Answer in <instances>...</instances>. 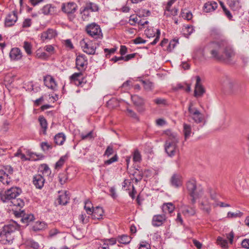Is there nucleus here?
<instances>
[{
  "instance_id": "obj_43",
  "label": "nucleus",
  "mask_w": 249,
  "mask_h": 249,
  "mask_svg": "<svg viewBox=\"0 0 249 249\" xmlns=\"http://www.w3.org/2000/svg\"><path fill=\"white\" fill-rule=\"evenodd\" d=\"M40 172L44 176H49L51 173V170L46 164H42L40 167Z\"/></svg>"
},
{
  "instance_id": "obj_52",
  "label": "nucleus",
  "mask_w": 249,
  "mask_h": 249,
  "mask_svg": "<svg viewBox=\"0 0 249 249\" xmlns=\"http://www.w3.org/2000/svg\"><path fill=\"white\" fill-rule=\"evenodd\" d=\"M133 159L135 162H140L141 160V155L140 152L138 150L134 151L133 156Z\"/></svg>"
},
{
  "instance_id": "obj_25",
  "label": "nucleus",
  "mask_w": 249,
  "mask_h": 249,
  "mask_svg": "<svg viewBox=\"0 0 249 249\" xmlns=\"http://www.w3.org/2000/svg\"><path fill=\"white\" fill-rule=\"evenodd\" d=\"M218 6L217 3L215 1H208L203 6V10L204 12L209 13L215 10Z\"/></svg>"
},
{
  "instance_id": "obj_18",
  "label": "nucleus",
  "mask_w": 249,
  "mask_h": 249,
  "mask_svg": "<svg viewBox=\"0 0 249 249\" xmlns=\"http://www.w3.org/2000/svg\"><path fill=\"white\" fill-rule=\"evenodd\" d=\"M45 179L43 177L40 175H36L33 177V183L36 188L41 189L44 186Z\"/></svg>"
},
{
  "instance_id": "obj_20",
  "label": "nucleus",
  "mask_w": 249,
  "mask_h": 249,
  "mask_svg": "<svg viewBox=\"0 0 249 249\" xmlns=\"http://www.w3.org/2000/svg\"><path fill=\"white\" fill-rule=\"evenodd\" d=\"M201 79L199 76L196 77V84L195 89V96L196 97L201 96L205 92L204 89L200 83Z\"/></svg>"
},
{
  "instance_id": "obj_35",
  "label": "nucleus",
  "mask_w": 249,
  "mask_h": 249,
  "mask_svg": "<svg viewBox=\"0 0 249 249\" xmlns=\"http://www.w3.org/2000/svg\"><path fill=\"white\" fill-rule=\"evenodd\" d=\"M175 209V206L171 203H164L162 206V210L164 213H172Z\"/></svg>"
},
{
  "instance_id": "obj_33",
  "label": "nucleus",
  "mask_w": 249,
  "mask_h": 249,
  "mask_svg": "<svg viewBox=\"0 0 249 249\" xmlns=\"http://www.w3.org/2000/svg\"><path fill=\"white\" fill-rule=\"evenodd\" d=\"M195 31L194 27L191 25H184L182 28V34L186 37H188Z\"/></svg>"
},
{
  "instance_id": "obj_24",
  "label": "nucleus",
  "mask_w": 249,
  "mask_h": 249,
  "mask_svg": "<svg viewBox=\"0 0 249 249\" xmlns=\"http://www.w3.org/2000/svg\"><path fill=\"white\" fill-rule=\"evenodd\" d=\"M104 213V211L103 208L101 207L97 206L93 209L91 215L93 219L99 220L102 218Z\"/></svg>"
},
{
  "instance_id": "obj_6",
  "label": "nucleus",
  "mask_w": 249,
  "mask_h": 249,
  "mask_svg": "<svg viewBox=\"0 0 249 249\" xmlns=\"http://www.w3.org/2000/svg\"><path fill=\"white\" fill-rule=\"evenodd\" d=\"M77 5L75 2H70L63 3L61 9L67 15L68 19L70 21H73L76 18L74 13L77 11Z\"/></svg>"
},
{
  "instance_id": "obj_22",
  "label": "nucleus",
  "mask_w": 249,
  "mask_h": 249,
  "mask_svg": "<svg viewBox=\"0 0 249 249\" xmlns=\"http://www.w3.org/2000/svg\"><path fill=\"white\" fill-rule=\"evenodd\" d=\"M9 56L11 59L12 60H19L22 58V52L21 50L18 48H12L10 51Z\"/></svg>"
},
{
  "instance_id": "obj_46",
  "label": "nucleus",
  "mask_w": 249,
  "mask_h": 249,
  "mask_svg": "<svg viewBox=\"0 0 249 249\" xmlns=\"http://www.w3.org/2000/svg\"><path fill=\"white\" fill-rule=\"evenodd\" d=\"M67 159V155L62 156L60 159L56 162L55 165V168H60L64 164L66 160Z\"/></svg>"
},
{
  "instance_id": "obj_38",
  "label": "nucleus",
  "mask_w": 249,
  "mask_h": 249,
  "mask_svg": "<svg viewBox=\"0 0 249 249\" xmlns=\"http://www.w3.org/2000/svg\"><path fill=\"white\" fill-rule=\"evenodd\" d=\"M143 85V88L146 91H152L154 89V84L149 80H140Z\"/></svg>"
},
{
  "instance_id": "obj_36",
  "label": "nucleus",
  "mask_w": 249,
  "mask_h": 249,
  "mask_svg": "<svg viewBox=\"0 0 249 249\" xmlns=\"http://www.w3.org/2000/svg\"><path fill=\"white\" fill-rule=\"evenodd\" d=\"M222 84L224 86L231 89H232L234 88V86L235 84V82L228 77H226L222 82Z\"/></svg>"
},
{
  "instance_id": "obj_16",
  "label": "nucleus",
  "mask_w": 249,
  "mask_h": 249,
  "mask_svg": "<svg viewBox=\"0 0 249 249\" xmlns=\"http://www.w3.org/2000/svg\"><path fill=\"white\" fill-rule=\"evenodd\" d=\"M17 217H21V221L27 225L29 224L30 222L33 221L34 219V216L31 213H25L24 211H21L20 213H16Z\"/></svg>"
},
{
  "instance_id": "obj_42",
  "label": "nucleus",
  "mask_w": 249,
  "mask_h": 249,
  "mask_svg": "<svg viewBox=\"0 0 249 249\" xmlns=\"http://www.w3.org/2000/svg\"><path fill=\"white\" fill-rule=\"evenodd\" d=\"M120 105L119 101L115 98H112L107 103V107L109 108H112L119 106Z\"/></svg>"
},
{
  "instance_id": "obj_48",
  "label": "nucleus",
  "mask_w": 249,
  "mask_h": 249,
  "mask_svg": "<svg viewBox=\"0 0 249 249\" xmlns=\"http://www.w3.org/2000/svg\"><path fill=\"white\" fill-rule=\"evenodd\" d=\"M23 47L27 54L31 55L32 54V46L30 43L27 41H24L23 43Z\"/></svg>"
},
{
  "instance_id": "obj_12",
  "label": "nucleus",
  "mask_w": 249,
  "mask_h": 249,
  "mask_svg": "<svg viewBox=\"0 0 249 249\" xmlns=\"http://www.w3.org/2000/svg\"><path fill=\"white\" fill-rule=\"evenodd\" d=\"M88 60L84 54L78 55L76 59V66L77 69L81 71H84L87 68Z\"/></svg>"
},
{
  "instance_id": "obj_44",
  "label": "nucleus",
  "mask_w": 249,
  "mask_h": 249,
  "mask_svg": "<svg viewBox=\"0 0 249 249\" xmlns=\"http://www.w3.org/2000/svg\"><path fill=\"white\" fill-rule=\"evenodd\" d=\"M183 213L186 216H192L196 213V210L194 207H185L183 211Z\"/></svg>"
},
{
  "instance_id": "obj_14",
  "label": "nucleus",
  "mask_w": 249,
  "mask_h": 249,
  "mask_svg": "<svg viewBox=\"0 0 249 249\" xmlns=\"http://www.w3.org/2000/svg\"><path fill=\"white\" fill-rule=\"evenodd\" d=\"M82 76V74L81 72L74 73L71 76V78L76 85L83 87L87 83V81L85 78L81 77Z\"/></svg>"
},
{
  "instance_id": "obj_28",
  "label": "nucleus",
  "mask_w": 249,
  "mask_h": 249,
  "mask_svg": "<svg viewBox=\"0 0 249 249\" xmlns=\"http://www.w3.org/2000/svg\"><path fill=\"white\" fill-rule=\"evenodd\" d=\"M0 181L6 185H10L12 183L11 178L3 170H0Z\"/></svg>"
},
{
  "instance_id": "obj_62",
  "label": "nucleus",
  "mask_w": 249,
  "mask_h": 249,
  "mask_svg": "<svg viewBox=\"0 0 249 249\" xmlns=\"http://www.w3.org/2000/svg\"><path fill=\"white\" fill-rule=\"evenodd\" d=\"M118 160V157L117 155L116 154L113 157L110 158V159L107 160L105 161V164L106 165H109L111 163H112L114 162H115Z\"/></svg>"
},
{
  "instance_id": "obj_1",
  "label": "nucleus",
  "mask_w": 249,
  "mask_h": 249,
  "mask_svg": "<svg viewBox=\"0 0 249 249\" xmlns=\"http://www.w3.org/2000/svg\"><path fill=\"white\" fill-rule=\"evenodd\" d=\"M166 134L168 137L164 143L165 151L168 156L173 157L179 153L178 145V139L176 134L172 133L170 131H167Z\"/></svg>"
},
{
  "instance_id": "obj_2",
  "label": "nucleus",
  "mask_w": 249,
  "mask_h": 249,
  "mask_svg": "<svg viewBox=\"0 0 249 249\" xmlns=\"http://www.w3.org/2000/svg\"><path fill=\"white\" fill-rule=\"evenodd\" d=\"M19 226L16 222L4 225L0 231V242L2 244H11L14 239V232L19 229Z\"/></svg>"
},
{
  "instance_id": "obj_31",
  "label": "nucleus",
  "mask_w": 249,
  "mask_h": 249,
  "mask_svg": "<svg viewBox=\"0 0 249 249\" xmlns=\"http://www.w3.org/2000/svg\"><path fill=\"white\" fill-rule=\"evenodd\" d=\"M66 140V137L62 132L59 133L55 135L54 137V141L56 144L61 145Z\"/></svg>"
},
{
  "instance_id": "obj_30",
  "label": "nucleus",
  "mask_w": 249,
  "mask_h": 249,
  "mask_svg": "<svg viewBox=\"0 0 249 249\" xmlns=\"http://www.w3.org/2000/svg\"><path fill=\"white\" fill-rule=\"evenodd\" d=\"M59 193L60 194L57 198V201L59 204L63 205L67 204L68 202L69 197L67 195L66 192L61 193L59 192Z\"/></svg>"
},
{
  "instance_id": "obj_29",
  "label": "nucleus",
  "mask_w": 249,
  "mask_h": 249,
  "mask_svg": "<svg viewBox=\"0 0 249 249\" xmlns=\"http://www.w3.org/2000/svg\"><path fill=\"white\" fill-rule=\"evenodd\" d=\"M41 11L44 15H52L55 12V7L52 4H47L41 9Z\"/></svg>"
},
{
  "instance_id": "obj_59",
  "label": "nucleus",
  "mask_w": 249,
  "mask_h": 249,
  "mask_svg": "<svg viewBox=\"0 0 249 249\" xmlns=\"http://www.w3.org/2000/svg\"><path fill=\"white\" fill-rule=\"evenodd\" d=\"M116 50V49L115 48H112L111 49H107L106 48L104 49L105 53H106V55L107 57H109V55L111 54L114 53Z\"/></svg>"
},
{
  "instance_id": "obj_54",
  "label": "nucleus",
  "mask_w": 249,
  "mask_h": 249,
  "mask_svg": "<svg viewBox=\"0 0 249 249\" xmlns=\"http://www.w3.org/2000/svg\"><path fill=\"white\" fill-rule=\"evenodd\" d=\"M243 213H242L239 212L238 213H232L231 212H229L227 213V218H235L237 217H241Z\"/></svg>"
},
{
  "instance_id": "obj_57",
  "label": "nucleus",
  "mask_w": 249,
  "mask_h": 249,
  "mask_svg": "<svg viewBox=\"0 0 249 249\" xmlns=\"http://www.w3.org/2000/svg\"><path fill=\"white\" fill-rule=\"evenodd\" d=\"M139 249H151V247L146 241H141L139 244Z\"/></svg>"
},
{
  "instance_id": "obj_53",
  "label": "nucleus",
  "mask_w": 249,
  "mask_h": 249,
  "mask_svg": "<svg viewBox=\"0 0 249 249\" xmlns=\"http://www.w3.org/2000/svg\"><path fill=\"white\" fill-rule=\"evenodd\" d=\"M128 22L131 25H134L138 22L139 18L137 15H133L129 16Z\"/></svg>"
},
{
  "instance_id": "obj_23",
  "label": "nucleus",
  "mask_w": 249,
  "mask_h": 249,
  "mask_svg": "<svg viewBox=\"0 0 249 249\" xmlns=\"http://www.w3.org/2000/svg\"><path fill=\"white\" fill-rule=\"evenodd\" d=\"M56 36V33L55 30L52 29H48L41 34L40 37L41 40L44 41L47 39L50 40L54 38Z\"/></svg>"
},
{
  "instance_id": "obj_3",
  "label": "nucleus",
  "mask_w": 249,
  "mask_h": 249,
  "mask_svg": "<svg viewBox=\"0 0 249 249\" xmlns=\"http://www.w3.org/2000/svg\"><path fill=\"white\" fill-rule=\"evenodd\" d=\"M186 188L191 198V203L195 204L196 199L200 197L203 194V190L199 187L197 188L196 182L195 179H191L186 183Z\"/></svg>"
},
{
  "instance_id": "obj_19",
  "label": "nucleus",
  "mask_w": 249,
  "mask_h": 249,
  "mask_svg": "<svg viewBox=\"0 0 249 249\" xmlns=\"http://www.w3.org/2000/svg\"><path fill=\"white\" fill-rule=\"evenodd\" d=\"M200 209L207 213H210L211 211V204L209 202L208 198L203 197L201 201H199Z\"/></svg>"
},
{
  "instance_id": "obj_55",
  "label": "nucleus",
  "mask_w": 249,
  "mask_h": 249,
  "mask_svg": "<svg viewBox=\"0 0 249 249\" xmlns=\"http://www.w3.org/2000/svg\"><path fill=\"white\" fill-rule=\"evenodd\" d=\"M178 43V40L176 39H174L172 40H171L169 45L168 47V50L169 51H171L172 50H173L177 44Z\"/></svg>"
},
{
  "instance_id": "obj_63",
  "label": "nucleus",
  "mask_w": 249,
  "mask_h": 249,
  "mask_svg": "<svg viewBox=\"0 0 249 249\" xmlns=\"http://www.w3.org/2000/svg\"><path fill=\"white\" fill-rule=\"evenodd\" d=\"M89 217V216H87L85 213H81L79 215V219L83 224H85L88 222Z\"/></svg>"
},
{
  "instance_id": "obj_9",
  "label": "nucleus",
  "mask_w": 249,
  "mask_h": 249,
  "mask_svg": "<svg viewBox=\"0 0 249 249\" xmlns=\"http://www.w3.org/2000/svg\"><path fill=\"white\" fill-rule=\"evenodd\" d=\"M87 40L86 39H83L80 42V46L83 49V51L89 54H94L96 47L93 45L91 42L87 41Z\"/></svg>"
},
{
  "instance_id": "obj_50",
  "label": "nucleus",
  "mask_w": 249,
  "mask_h": 249,
  "mask_svg": "<svg viewBox=\"0 0 249 249\" xmlns=\"http://www.w3.org/2000/svg\"><path fill=\"white\" fill-rule=\"evenodd\" d=\"M11 203L14 206H18L19 207H22L24 205V202L23 199L20 198H15L13 201H11Z\"/></svg>"
},
{
  "instance_id": "obj_47",
  "label": "nucleus",
  "mask_w": 249,
  "mask_h": 249,
  "mask_svg": "<svg viewBox=\"0 0 249 249\" xmlns=\"http://www.w3.org/2000/svg\"><path fill=\"white\" fill-rule=\"evenodd\" d=\"M216 243H217L218 245L220 246L222 248H227L228 247V242H227V240L223 239L221 237L219 236L217 237V239L216 240Z\"/></svg>"
},
{
  "instance_id": "obj_13",
  "label": "nucleus",
  "mask_w": 249,
  "mask_h": 249,
  "mask_svg": "<svg viewBox=\"0 0 249 249\" xmlns=\"http://www.w3.org/2000/svg\"><path fill=\"white\" fill-rule=\"evenodd\" d=\"M176 0H169L164 8V15L167 17L176 16L177 15L178 9L175 7L172 8V5Z\"/></svg>"
},
{
  "instance_id": "obj_60",
  "label": "nucleus",
  "mask_w": 249,
  "mask_h": 249,
  "mask_svg": "<svg viewBox=\"0 0 249 249\" xmlns=\"http://www.w3.org/2000/svg\"><path fill=\"white\" fill-rule=\"evenodd\" d=\"M154 102L158 105H166V100L163 98H156V99H154Z\"/></svg>"
},
{
  "instance_id": "obj_41",
  "label": "nucleus",
  "mask_w": 249,
  "mask_h": 249,
  "mask_svg": "<svg viewBox=\"0 0 249 249\" xmlns=\"http://www.w3.org/2000/svg\"><path fill=\"white\" fill-rule=\"evenodd\" d=\"M94 208L93 207L91 202L89 200H86L85 202L84 209L87 214L91 215L92 210Z\"/></svg>"
},
{
  "instance_id": "obj_27",
  "label": "nucleus",
  "mask_w": 249,
  "mask_h": 249,
  "mask_svg": "<svg viewBox=\"0 0 249 249\" xmlns=\"http://www.w3.org/2000/svg\"><path fill=\"white\" fill-rule=\"evenodd\" d=\"M234 55L233 50L230 46H228L226 42L225 41V45L224 47V56L223 58L221 60L229 59Z\"/></svg>"
},
{
  "instance_id": "obj_11",
  "label": "nucleus",
  "mask_w": 249,
  "mask_h": 249,
  "mask_svg": "<svg viewBox=\"0 0 249 249\" xmlns=\"http://www.w3.org/2000/svg\"><path fill=\"white\" fill-rule=\"evenodd\" d=\"M131 99L133 104L137 107L139 112H143L144 110L143 106L144 105L145 100L142 97L138 95H131Z\"/></svg>"
},
{
  "instance_id": "obj_37",
  "label": "nucleus",
  "mask_w": 249,
  "mask_h": 249,
  "mask_svg": "<svg viewBox=\"0 0 249 249\" xmlns=\"http://www.w3.org/2000/svg\"><path fill=\"white\" fill-rule=\"evenodd\" d=\"M25 244L28 247L34 249H38L40 247L39 243L31 238L27 239Z\"/></svg>"
},
{
  "instance_id": "obj_32",
  "label": "nucleus",
  "mask_w": 249,
  "mask_h": 249,
  "mask_svg": "<svg viewBox=\"0 0 249 249\" xmlns=\"http://www.w3.org/2000/svg\"><path fill=\"white\" fill-rule=\"evenodd\" d=\"M80 13L83 20L87 21L90 17V10L85 6L82 7L80 9Z\"/></svg>"
},
{
  "instance_id": "obj_10",
  "label": "nucleus",
  "mask_w": 249,
  "mask_h": 249,
  "mask_svg": "<svg viewBox=\"0 0 249 249\" xmlns=\"http://www.w3.org/2000/svg\"><path fill=\"white\" fill-rule=\"evenodd\" d=\"M156 31L153 28H148L145 30L144 34L148 38L155 37L154 40L150 43L151 45H155L159 40L160 32L159 29H156Z\"/></svg>"
},
{
  "instance_id": "obj_64",
  "label": "nucleus",
  "mask_w": 249,
  "mask_h": 249,
  "mask_svg": "<svg viewBox=\"0 0 249 249\" xmlns=\"http://www.w3.org/2000/svg\"><path fill=\"white\" fill-rule=\"evenodd\" d=\"M64 44L65 47L69 49H72L73 46L70 39H66L64 40Z\"/></svg>"
},
{
  "instance_id": "obj_58",
  "label": "nucleus",
  "mask_w": 249,
  "mask_h": 249,
  "mask_svg": "<svg viewBox=\"0 0 249 249\" xmlns=\"http://www.w3.org/2000/svg\"><path fill=\"white\" fill-rule=\"evenodd\" d=\"M81 137L82 140H86L87 139H92L94 138L93 136V131H90L86 134H81Z\"/></svg>"
},
{
  "instance_id": "obj_21",
  "label": "nucleus",
  "mask_w": 249,
  "mask_h": 249,
  "mask_svg": "<svg viewBox=\"0 0 249 249\" xmlns=\"http://www.w3.org/2000/svg\"><path fill=\"white\" fill-rule=\"evenodd\" d=\"M165 220L166 217L165 214L155 215L153 217L152 224L154 227H159L161 226Z\"/></svg>"
},
{
  "instance_id": "obj_5",
  "label": "nucleus",
  "mask_w": 249,
  "mask_h": 249,
  "mask_svg": "<svg viewBox=\"0 0 249 249\" xmlns=\"http://www.w3.org/2000/svg\"><path fill=\"white\" fill-rule=\"evenodd\" d=\"M21 189L18 187H12L5 191L0 192V198L3 202L13 201L21 193Z\"/></svg>"
},
{
  "instance_id": "obj_56",
  "label": "nucleus",
  "mask_w": 249,
  "mask_h": 249,
  "mask_svg": "<svg viewBox=\"0 0 249 249\" xmlns=\"http://www.w3.org/2000/svg\"><path fill=\"white\" fill-rule=\"evenodd\" d=\"M113 153H114V149H113V146L111 145H109L107 147V148L105 151V152L104 154V156H107V157H108L109 156H110V155L113 154Z\"/></svg>"
},
{
  "instance_id": "obj_26",
  "label": "nucleus",
  "mask_w": 249,
  "mask_h": 249,
  "mask_svg": "<svg viewBox=\"0 0 249 249\" xmlns=\"http://www.w3.org/2000/svg\"><path fill=\"white\" fill-rule=\"evenodd\" d=\"M172 186L175 187H179L182 185L181 176L177 174H174L170 179Z\"/></svg>"
},
{
  "instance_id": "obj_8",
  "label": "nucleus",
  "mask_w": 249,
  "mask_h": 249,
  "mask_svg": "<svg viewBox=\"0 0 249 249\" xmlns=\"http://www.w3.org/2000/svg\"><path fill=\"white\" fill-rule=\"evenodd\" d=\"M189 115L194 122L197 124L202 123L204 120L203 115L191 104L188 108Z\"/></svg>"
},
{
  "instance_id": "obj_15",
  "label": "nucleus",
  "mask_w": 249,
  "mask_h": 249,
  "mask_svg": "<svg viewBox=\"0 0 249 249\" xmlns=\"http://www.w3.org/2000/svg\"><path fill=\"white\" fill-rule=\"evenodd\" d=\"M44 85L49 89L55 90L57 84L54 79L50 75H47L43 77Z\"/></svg>"
},
{
  "instance_id": "obj_39",
  "label": "nucleus",
  "mask_w": 249,
  "mask_h": 249,
  "mask_svg": "<svg viewBox=\"0 0 249 249\" xmlns=\"http://www.w3.org/2000/svg\"><path fill=\"white\" fill-rule=\"evenodd\" d=\"M183 133L185 140H187L191 136L192 128L190 124H183Z\"/></svg>"
},
{
  "instance_id": "obj_49",
  "label": "nucleus",
  "mask_w": 249,
  "mask_h": 249,
  "mask_svg": "<svg viewBox=\"0 0 249 249\" xmlns=\"http://www.w3.org/2000/svg\"><path fill=\"white\" fill-rule=\"evenodd\" d=\"M40 147L44 152L47 151L53 148V145L47 142H43L40 143Z\"/></svg>"
},
{
  "instance_id": "obj_4",
  "label": "nucleus",
  "mask_w": 249,
  "mask_h": 249,
  "mask_svg": "<svg viewBox=\"0 0 249 249\" xmlns=\"http://www.w3.org/2000/svg\"><path fill=\"white\" fill-rule=\"evenodd\" d=\"M225 41L212 42L208 47L212 57L213 58L221 60L224 56V47Z\"/></svg>"
},
{
  "instance_id": "obj_34",
  "label": "nucleus",
  "mask_w": 249,
  "mask_h": 249,
  "mask_svg": "<svg viewBox=\"0 0 249 249\" xmlns=\"http://www.w3.org/2000/svg\"><path fill=\"white\" fill-rule=\"evenodd\" d=\"M38 121L42 129V133L45 135H46V131L48 128V124L47 120L43 116H40L38 118Z\"/></svg>"
},
{
  "instance_id": "obj_51",
  "label": "nucleus",
  "mask_w": 249,
  "mask_h": 249,
  "mask_svg": "<svg viewBox=\"0 0 249 249\" xmlns=\"http://www.w3.org/2000/svg\"><path fill=\"white\" fill-rule=\"evenodd\" d=\"M181 16L184 19H187L188 20L191 19L193 17L192 13L186 10L182 11Z\"/></svg>"
},
{
  "instance_id": "obj_17",
  "label": "nucleus",
  "mask_w": 249,
  "mask_h": 249,
  "mask_svg": "<svg viewBox=\"0 0 249 249\" xmlns=\"http://www.w3.org/2000/svg\"><path fill=\"white\" fill-rule=\"evenodd\" d=\"M18 20V16L17 12L13 11L9 13L5 18V25L6 26L10 27L14 25Z\"/></svg>"
},
{
  "instance_id": "obj_61",
  "label": "nucleus",
  "mask_w": 249,
  "mask_h": 249,
  "mask_svg": "<svg viewBox=\"0 0 249 249\" xmlns=\"http://www.w3.org/2000/svg\"><path fill=\"white\" fill-rule=\"evenodd\" d=\"M127 112L128 113V115L130 117H132V118L135 119L137 121L139 120V118H138V117L137 115L132 110L129 109H127Z\"/></svg>"
},
{
  "instance_id": "obj_7",
  "label": "nucleus",
  "mask_w": 249,
  "mask_h": 249,
  "mask_svg": "<svg viewBox=\"0 0 249 249\" xmlns=\"http://www.w3.org/2000/svg\"><path fill=\"white\" fill-rule=\"evenodd\" d=\"M86 31L90 36L96 39H102L103 34L100 26L95 22L91 23L86 26Z\"/></svg>"
},
{
  "instance_id": "obj_45",
  "label": "nucleus",
  "mask_w": 249,
  "mask_h": 249,
  "mask_svg": "<svg viewBox=\"0 0 249 249\" xmlns=\"http://www.w3.org/2000/svg\"><path fill=\"white\" fill-rule=\"evenodd\" d=\"M85 7L92 12H97L99 10V7L98 5L91 2L87 3Z\"/></svg>"
},
{
  "instance_id": "obj_40",
  "label": "nucleus",
  "mask_w": 249,
  "mask_h": 249,
  "mask_svg": "<svg viewBox=\"0 0 249 249\" xmlns=\"http://www.w3.org/2000/svg\"><path fill=\"white\" fill-rule=\"evenodd\" d=\"M230 6L234 11L239 10L242 7L241 2L239 0H233L231 1Z\"/></svg>"
}]
</instances>
